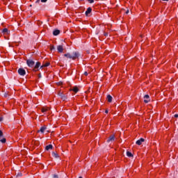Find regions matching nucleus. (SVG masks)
Listing matches in <instances>:
<instances>
[{
  "label": "nucleus",
  "mask_w": 178,
  "mask_h": 178,
  "mask_svg": "<svg viewBox=\"0 0 178 178\" xmlns=\"http://www.w3.org/2000/svg\"><path fill=\"white\" fill-rule=\"evenodd\" d=\"M91 12H92V8H91V7L88 8L87 10L85 13L86 15L88 16V15L91 13Z\"/></svg>",
  "instance_id": "obj_11"
},
{
  "label": "nucleus",
  "mask_w": 178,
  "mask_h": 178,
  "mask_svg": "<svg viewBox=\"0 0 178 178\" xmlns=\"http://www.w3.org/2000/svg\"><path fill=\"white\" fill-rule=\"evenodd\" d=\"M126 13H127V15L129 13V10H127Z\"/></svg>",
  "instance_id": "obj_34"
},
{
  "label": "nucleus",
  "mask_w": 178,
  "mask_h": 178,
  "mask_svg": "<svg viewBox=\"0 0 178 178\" xmlns=\"http://www.w3.org/2000/svg\"><path fill=\"white\" fill-rule=\"evenodd\" d=\"M58 95L60 96V97L63 101H66L67 97H66V96L65 95V94H63V92H59Z\"/></svg>",
  "instance_id": "obj_5"
},
{
  "label": "nucleus",
  "mask_w": 178,
  "mask_h": 178,
  "mask_svg": "<svg viewBox=\"0 0 178 178\" xmlns=\"http://www.w3.org/2000/svg\"><path fill=\"white\" fill-rule=\"evenodd\" d=\"M108 110L105 111V113H108Z\"/></svg>",
  "instance_id": "obj_33"
},
{
  "label": "nucleus",
  "mask_w": 178,
  "mask_h": 178,
  "mask_svg": "<svg viewBox=\"0 0 178 178\" xmlns=\"http://www.w3.org/2000/svg\"><path fill=\"white\" fill-rule=\"evenodd\" d=\"M144 99H145V100H144L145 104H148V102H149V95H145L144 96Z\"/></svg>",
  "instance_id": "obj_8"
},
{
  "label": "nucleus",
  "mask_w": 178,
  "mask_h": 178,
  "mask_svg": "<svg viewBox=\"0 0 178 178\" xmlns=\"http://www.w3.org/2000/svg\"><path fill=\"white\" fill-rule=\"evenodd\" d=\"M2 120H3V118H0V122H2Z\"/></svg>",
  "instance_id": "obj_31"
},
{
  "label": "nucleus",
  "mask_w": 178,
  "mask_h": 178,
  "mask_svg": "<svg viewBox=\"0 0 178 178\" xmlns=\"http://www.w3.org/2000/svg\"><path fill=\"white\" fill-rule=\"evenodd\" d=\"M41 66V63L40 62H37L35 67V69H39V67Z\"/></svg>",
  "instance_id": "obj_18"
},
{
  "label": "nucleus",
  "mask_w": 178,
  "mask_h": 178,
  "mask_svg": "<svg viewBox=\"0 0 178 178\" xmlns=\"http://www.w3.org/2000/svg\"><path fill=\"white\" fill-rule=\"evenodd\" d=\"M40 1H41V0H37V1H35V3H40Z\"/></svg>",
  "instance_id": "obj_26"
},
{
  "label": "nucleus",
  "mask_w": 178,
  "mask_h": 178,
  "mask_svg": "<svg viewBox=\"0 0 178 178\" xmlns=\"http://www.w3.org/2000/svg\"><path fill=\"white\" fill-rule=\"evenodd\" d=\"M104 35H108V34L106 33V34H104Z\"/></svg>",
  "instance_id": "obj_35"
},
{
  "label": "nucleus",
  "mask_w": 178,
  "mask_h": 178,
  "mask_svg": "<svg viewBox=\"0 0 178 178\" xmlns=\"http://www.w3.org/2000/svg\"><path fill=\"white\" fill-rule=\"evenodd\" d=\"M71 91H73L75 93L79 92V88L77 87H74L72 89H71Z\"/></svg>",
  "instance_id": "obj_16"
},
{
  "label": "nucleus",
  "mask_w": 178,
  "mask_h": 178,
  "mask_svg": "<svg viewBox=\"0 0 178 178\" xmlns=\"http://www.w3.org/2000/svg\"><path fill=\"white\" fill-rule=\"evenodd\" d=\"M47 1H48V0H41V2L45 3V2H47Z\"/></svg>",
  "instance_id": "obj_28"
},
{
  "label": "nucleus",
  "mask_w": 178,
  "mask_h": 178,
  "mask_svg": "<svg viewBox=\"0 0 178 178\" xmlns=\"http://www.w3.org/2000/svg\"><path fill=\"white\" fill-rule=\"evenodd\" d=\"M112 141H115V135H111L107 139V143H111Z\"/></svg>",
  "instance_id": "obj_7"
},
{
  "label": "nucleus",
  "mask_w": 178,
  "mask_h": 178,
  "mask_svg": "<svg viewBox=\"0 0 178 178\" xmlns=\"http://www.w3.org/2000/svg\"><path fill=\"white\" fill-rule=\"evenodd\" d=\"M79 178H83V177H79Z\"/></svg>",
  "instance_id": "obj_36"
},
{
  "label": "nucleus",
  "mask_w": 178,
  "mask_h": 178,
  "mask_svg": "<svg viewBox=\"0 0 178 178\" xmlns=\"http://www.w3.org/2000/svg\"><path fill=\"white\" fill-rule=\"evenodd\" d=\"M52 156H54V158H58L59 157V154H58L56 152H52Z\"/></svg>",
  "instance_id": "obj_19"
},
{
  "label": "nucleus",
  "mask_w": 178,
  "mask_h": 178,
  "mask_svg": "<svg viewBox=\"0 0 178 178\" xmlns=\"http://www.w3.org/2000/svg\"><path fill=\"white\" fill-rule=\"evenodd\" d=\"M2 33H3V34H9V33H10V31H9V30H8L7 28H4L2 30Z\"/></svg>",
  "instance_id": "obj_12"
},
{
  "label": "nucleus",
  "mask_w": 178,
  "mask_h": 178,
  "mask_svg": "<svg viewBox=\"0 0 178 178\" xmlns=\"http://www.w3.org/2000/svg\"><path fill=\"white\" fill-rule=\"evenodd\" d=\"M144 141H145V140L144 138H141L140 139L138 140L136 142V144L137 145H141L143 144V143H144Z\"/></svg>",
  "instance_id": "obj_6"
},
{
  "label": "nucleus",
  "mask_w": 178,
  "mask_h": 178,
  "mask_svg": "<svg viewBox=\"0 0 178 178\" xmlns=\"http://www.w3.org/2000/svg\"><path fill=\"white\" fill-rule=\"evenodd\" d=\"M26 65H28L29 67H34L35 62L31 59H29L26 60Z\"/></svg>",
  "instance_id": "obj_2"
},
{
  "label": "nucleus",
  "mask_w": 178,
  "mask_h": 178,
  "mask_svg": "<svg viewBox=\"0 0 178 178\" xmlns=\"http://www.w3.org/2000/svg\"><path fill=\"white\" fill-rule=\"evenodd\" d=\"M64 56H65V58H67L68 59H72V60H76V59L79 58V56H80V54H79L78 51H74L72 54H70V53H67L64 54Z\"/></svg>",
  "instance_id": "obj_1"
},
{
  "label": "nucleus",
  "mask_w": 178,
  "mask_h": 178,
  "mask_svg": "<svg viewBox=\"0 0 178 178\" xmlns=\"http://www.w3.org/2000/svg\"><path fill=\"white\" fill-rule=\"evenodd\" d=\"M50 63H46L43 64L42 66H40V69H42L43 67H48L49 66Z\"/></svg>",
  "instance_id": "obj_15"
},
{
  "label": "nucleus",
  "mask_w": 178,
  "mask_h": 178,
  "mask_svg": "<svg viewBox=\"0 0 178 178\" xmlns=\"http://www.w3.org/2000/svg\"><path fill=\"white\" fill-rule=\"evenodd\" d=\"M18 74H20V76H26V70L23 68H19L18 70Z\"/></svg>",
  "instance_id": "obj_4"
},
{
  "label": "nucleus",
  "mask_w": 178,
  "mask_h": 178,
  "mask_svg": "<svg viewBox=\"0 0 178 178\" xmlns=\"http://www.w3.org/2000/svg\"><path fill=\"white\" fill-rule=\"evenodd\" d=\"M33 72H38V68H35V67L33 66Z\"/></svg>",
  "instance_id": "obj_23"
},
{
  "label": "nucleus",
  "mask_w": 178,
  "mask_h": 178,
  "mask_svg": "<svg viewBox=\"0 0 178 178\" xmlns=\"http://www.w3.org/2000/svg\"><path fill=\"white\" fill-rule=\"evenodd\" d=\"M127 156H129V158H131L133 156V154L130 152H127Z\"/></svg>",
  "instance_id": "obj_20"
},
{
  "label": "nucleus",
  "mask_w": 178,
  "mask_h": 178,
  "mask_svg": "<svg viewBox=\"0 0 178 178\" xmlns=\"http://www.w3.org/2000/svg\"><path fill=\"white\" fill-rule=\"evenodd\" d=\"M59 34H60V31H59L58 29L53 31V35H59Z\"/></svg>",
  "instance_id": "obj_13"
},
{
  "label": "nucleus",
  "mask_w": 178,
  "mask_h": 178,
  "mask_svg": "<svg viewBox=\"0 0 178 178\" xmlns=\"http://www.w3.org/2000/svg\"><path fill=\"white\" fill-rule=\"evenodd\" d=\"M174 116L175 118H178V114H175Z\"/></svg>",
  "instance_id": "obj_30"
},
{
  "label": "nucleus",
  "mask_w": 178,
  "mask_h": 178,
  "mask_svg": "<svg viewBox=\"0 0 178 178\" xmlns=\"http://www.w3.org/2000/svg\"><path fill=\"white\" fill-rule=\"evenodd\" d=\"M50 49H51V51H54V49H55V46L54 45H51L50 46Z\"/></svg>",
  "instance_id": "obj_22"
},
{
  "label": "nucleus",
  "mask_w": 178,
  "mask_h": 178,
  "mask_svg": "<svg viewBox=\"0 0 178 178\" xmlns=\"http://www.w3.org/2000/svg\"><path fill=\"white\" fill-rule=\"evenodd\" d=\"M57 51H58V52L62 54V52H63V46L62 45L57 46Z\"/></svg>",
  "instance_id": "obj_10"
},
{
  "label": "nucleus",
  "mask_w": 178,
  "mask_h": 178,
  "mask_svg": "<svg viewBox=\"0 0 178 178\" xmlns=\"http://www.w3.org/2000/svg\"><path fill=\"white\" fill-rule=\"evenodd\" d=\"M162 1L168 2L169 0H162Z\"/></svg>",
  "instance_id": "obj_32"
},
{
  "label": "nucleus",
  "mask_w": 178,
  "mask_h": 178,
  "mask_svg": "<svg viewBox=\"0 0 178 178\" xmlns=\"http://www.w3.org/2000/svg\"><path fill=\"white\" fill-rule=\"evenodd\" d=\"M0 142H1L2 144L6 143V138H3V132H2L1 130H0Z\"/></svg>",
  "instance_id": "obj_3"
},
{
  "label": "nucleus",
  "mask_w": 178,
  "mask_h": 178,
  "mask_svg": "<svg viewBox=\"0 0 178 178\" xmlns=\"http://www.w3.org/2000/svg\"><path fill=\"white\" fill-rule=\"evenodd\" d=\"M79 1H84V0H79Z\"/></svg>",
  "instance_id": "obj_37"
},
{
  "label": "nucleus",
  "mask_w": 178,
  "mask_h": 178,
  "mask_svg": "<svg viewBox=\"0 0 178 178\" xmlns=\"http://www.w3.org/2000/svg\"><path fill=\"white\" fill-rule=\"evenodd\" d=\"M84 74H85V76H88V72H84Z\"/></svg>",
  "instance_id": "obj_27"
},
{
  "label": "nucleus",
  "mask_w": 178,
  "mask_h": 178,
  "mask_svg": "<svg viewBox=\"0 0 178 178\" xmlns=\"http://www.w3.org/2000/svg\"><path fill=\"white\" fill-rule=\"evenodd\" d=\"M45 130H47V126L44 125L43 127H42L40 128V130L38 131V133H42V134H44V131H45Z\"/></svg>",
  "instance_id": "obj_9"
},
{
  "label": "nucleus",
  "mask_w": 178,
  "mask_h": 178,
  "mask_svg": "<svg viewBox=\"0 0 178 178\" xmlns=\"http://www.w3.org/2000/svg\"><path fill=\"white\" fill-rule=\"evenodd\" d=\"M89 3H94V0H88Z\"/></svg>",
  "instance_id": "obj_24"
},
{
  "label": "nucleus",
  "mask_w": 178,
  "mask_h": 178,
  "mask_svg": "<svg viewBox=\"0 0 178 178\" xmlns=\"http://www.w3.org/2000/svg\"><path fill=\"white\" fill-rule=\"evenodd\" d=\"M113 97L111 95H107V101L108 102H112Z\"/></svg>",
  "instance_id": "obj_17"
},
{
  "label": "nucleus",
  "mask_w": 178,
  "mask_h": 178,
  "mask_svg": "<svg viewBox=\"0 0 178 178\" xmlns=\"http://www.w3.org/2000/svg\"><path fill=\"white\" fill-rule=\"evenodd\" d=\"M54 178H58V175H54Z\"/></svg>",
  "instance_id": "obj_29"
},
{
  "label": "nucleus",
  "mask_w": 178,
  "mask_h": 178,
  "mask_svg": "<svg viewBox=\"0 0 178 178\" xmlns=\"http://www.w3.org/2000/svg\"><path fill=\"white\" fill-rule=\"evenodd\" d=\"M17 177H22V173H18Z\"/></svg>",
  "instance_id": "obj_25"
},
{
  "label": "nucleus",
  "mask_w": 178,
  "mask_h": 178,
  "mask_svg": "<svg viewBox=\"0 0 178 178\" xmlns=\"http://www.w3.org/2000/svg\"><path fill=\"white\" fill-rule=\"evenodd\" d=\"M47 111H48V108H42V113H45V112H47Z\"/></svg>",
  "instance_id": "obj_21"
},
{
  "label": "nucleus",
  "mask_w": 178,
  "mask_h": 178,
  "mask_svg": "<svg viewBox=\"0 0 178 178\" xmlns=\"http://www.w3.org/2000/svg\"><path fill=\"white\" fill-rule=\"evenodd\" d=\"M54 148V146L52 145H48L46 146L45 149L46 151H49V149H52Z\"/></svg>",
  "instance_id": "obj_14"
}]
</instances>
